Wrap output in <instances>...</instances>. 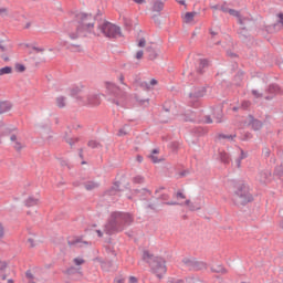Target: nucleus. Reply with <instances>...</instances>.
Listing matches in <instances>:
<instances>
[{
  "instance_id": "nucleus-1",
  "label": "nucleus",
  "mask_w": 283,
  "mask_h": 283,
  "mask_svg": "<svg viewBox=\"0 0 283 283\" xmlns=\"http://www.w3.org/2000/svg\"><path fill=\"white\" fill-rule=\"evenodd\" d=\"M134 222V217L129 212L113 211L107 223V233H120L125 227H129Z\"/></svg>"
},
{
  "instance_id": "nucleus-2",
  "label": "nucleus",
  "mask_w": 283,
  "mask_h": 283,
  "mask_svg": "<svg viewBox=\"0 0 283 283\" xmlns=\"http://www.w3.org/2000/svg\"><path fill=\"white\" fill-rule=\"evenodd\" d=\"M232 201L237 207H247L249 202H253V195L249 188V184L243 180L234 181Z\"/></svg>"
},
{
  "instance_id": "nucleus-3",
  "label": "nucleus",
  "mask_w": 283,
  "mask_h": 283,
  "mask_svg": "<svg viewBox=\"0 0 283 283\" xmlns=\"http://www.w3.org/2000/svg\"><path fill=\"white\" fill-rule=\"evenodd\" d=\"M143 260L149 265L151 273L163 280V275L167 273V261L163 256H155L147 250L143 252Z\"/></svg>"
},
{
  "instance_id": "nucleus-4",
  "label": "nucleus",
  "mask_w": 283,
  "mask_h": 283,
  "mask_svg": "<svg viewBox=\"0 0 283 283\" xmlns=\"http://www.w3.org/2000/svg\"><path fill=\"white\" fill-rule=\"evenodd\" d=\"M207 94V87L205 86H195L192 91L188 94V103L190 107L198 109L200 107V98H205Z\"/></svg>"
},
{
  "instance_id": "nucleus-5",
  "label": "nucleus",
  "mask_w": 283,
  "mask_h": 283,
  "mask_svg": "<svg viewBox=\"0 0 283 283\" xmlns=\"http://www.w3.org/2000/svg\"><path fill=\"white\" fill-rule=\"evenodd\" d=\"M123 180H125V177H122L118 181H115L113 186L108 189V201L111 202H118V199L120 198V192L125 191L123 188Z\"/></svg>"
},
{
  "instance_id": "nucleus-6",
  "label": "nucleus",
  "mask_w": 283,
  "mask_h": 283,
  "mask_svg": "<svg viewBox=\"0 0 283 283\" xmlns=\"http://www.w3.org/2000/svg\"><path fill=\"white\" fill-rule=\"evenodd\" d=\"M107 90H108V94L115 97L113 99L108 98V101H112L117 106L120 105V103L118 102V98H125V96H127V93L123 92L120 87H118L116 84L112 82H107Z\"/></svg>"
},
{
  "instance_id": "nucleus-7",
  "label": "nucleus",
  "mask_w": 283,
  "mask_h": 283,
  "mask_svg": "<svg viewBox=\"0 0 283 283\" xmlns=\"http://www.w3.org/2000/svg\"><path fill=\"white\" fill-rule=\"evenodd\" d=\"M181 262L189 271H202V269H207V263L198 261L196 258H184Z\"/></svg>"
},
{
  "instance_id": "nucleus-8",
  "label": "nucleus",
  "mask_w": 283,
  "mask_h": 283,
  "mask_svg": "<svg viewBox=\"0 0 283 283\" xmlns=\"http://www.w3.org/2000/svg\"><path fill=\"white\" fill-rule=\"evenodd\" d=\"M123 36V31L120 30V27L107 22V39L111 41H116V39H122Z\"/></svg>"
},
{
  "instance_id": "nucleus-9",
  "label": "nucleus",
  "mask_w": 283,
  "mask_h": 283,
  "mask_svg": "<svg viewBox=\"0 0 283 283\" xmlns=\"http://www.w3.org/2000/svg\"><path fill=\"white\" fill-rule=\"evenodd\" d=\"M90 17H92V14H87V13H76L75 14V18L78 19V21H77L78 25L76 27L77 34H83V32L87 31V29L85 27V21H87V19H90Z\"/></svg>"
},
{
  "instance_id": "nucleus-10",
  "label": "nucleus",
  "mask_w": 283,
  "mask_h": 283,
  "mask_svg": "<svg viewBox=\"0 0 283 283\" xmlns=\"http://www.w3.org/2000/svg\"><path fill=\"white\" fill-rule=\"evenodd\" d=\"M248 125L251 127L254 132H260V129L263 127V123L260 119H256L253 115H249L248 118Z\"/></svg>"
},
{
  "instance_id": "nucleus-11",
  "label": "nucleus",
  "mask_w": 283,
  "mask_h": 283,
  "mask_svg": "<svg viewBox=\"0 0 283 283\" xmlns=\"http://www.w3.org/2000/svg\"><path fill=\"white\" fill-rule=\"evenodd\" d=\"M239 25H241V28H244L245 30H253V28H258V23L255 22V20L250 18L239 19Z\"/></svg>"
},
{
  "instance_id": "nucleus-12",
  "label": "nucleus",
  "mask_w": 283,
  "mask_h": 283,
  "mask_svg": "<svg viewBox=\"0 0 283 283\" xmlns=\"http://www.w3.org/2000/svg\"><path fill=\"white\" fill-rule=\"evenodd\" d=\"M281 88L277 84H270L268 90L265 91V94H270L265 96V101H272L273 96H276V94H280Z\"/></svg>"
},
{
  "instance_id": "nucleus-13",
  "label": "nucleus",
  "mask_w": 283,
  "mask_h": 283,
  "mask_svg": "<svg viewBox=\"0 0 283 283\" xmlns=\"http://www.w3.org/2000/svg\"><path fill=\"white\" fill-rule=\"evenodd\" d=\"M107 253H108V258H111V260H108V269L116 271V269H118V265L116 264V262H118V258H116V251L111 250L108 248Z\"/></svg>"
},
{
  "instance_id": "nucleus-14",
  "label": "nucleus",
  "mask_w": 283,
  "mask_h": 283,
  "mask_svg": "<svg viewBox=\"0 0 283 283\" xmlns=\"http://www.w3.org/2000/svg\"><path fill=\"white\" fill-rule=\"evenodd\" d=\"M69 92L72 98H75L78 103H82V105H85V103H83V97L81 96V92H82L81 87L73 86L69 88Z\"/></svg>"
},
{
  "instance_id": "nucleus-15",
  "label": "nucleus",
  "mask_w": 283,
  "mask_h": 283,
  "mask_svg": "<svg viewBox=\"0 0 283 283\" xmlns=\"http://www.w3.org/2000/svg\"><path fill=\"white\" fill-rule=\"evenodd\" d=\"M237 34L243 43H247L249 39H251V34L249 33V30L242 27L237 31Z\"/></svg>"
},
{
  "instance_id": "nucleus-16",
  "label": "nucleus",
  "mask_w": 283,
  "mask_h": 283,
  "mask_svg": "<svg viewBox=\"0 0 283 283\" xmlns=\"http://www.w3.org/2000/svg\"><path fill=\"white\" fill-rule=\"evenodd\" d=\"M69 247H76V244H80V247H83L85 244L86 247L92 244V242L83 241V237H77L73 240L67 241Z\"/></svg>"
},
{
  "instance_id": "nucleus-17",
  "label": "nucleus",
  "mask_w": 283,
  "mask_h": 283,
  "mask_svg": "<svg viewBox=\"0 0 283 283\" xmlns=\"http://www.w3.org/2000/svg\"><path fill=\"white\" fill-rule=\"evenodd\" d=\"M135 193L139 195L140 200H147L151 196V190L147 188L135 189Z\"/></svg>"
},
{
  "instance_id": "nucleus-18",
  "label": "nucleus",
  "mask_w": 283,
  "mask_h": 283,
  "mask_svg": "<svg viewBox=\"0 0 283 283\" xmlns=\"http://www.w3.org/2000/svg\"><path fill=\"white\" fill-rule=\"evenodd\" d=\"M182 120L185 123H196V112L188 111L187 113L182 114Z\"/></svg>"
},
{
  "instance_id": "nucleus-19",
  "label": "nucleus",
  "mask_w": 283,
  "mask_h": 283,
  "mask_svg": "<svg viewBox=\"0 0 283 283\" xmlns=\"http://www.w3.org/2000/svg\"><path fill=\"white\" fill-rule=\"evenodd\" d=\"M101 103V95L99 94H90L87 96V104L92 106H96Z\"/></svg>"
},
{
  "instance_id": "nucleus-20",
  "label": "nucleus",
  "mask_w": 283,
  "mask_h": 283,
  "mask_svg": "<svg viewBox=\"0 0 283 283\" xmlns=\"http://www.w3.org/2000/svg\"><path fill=\"white\" fill-rule=\"evenodd\" d=\"M42 133L41 135L45 138V140H50L52 138V127H50L48 124L41 126Z\"/></svg>"
},
{
  "instance_id": "nucleus-21",
  "label": "nucleus",
  "mask_w": 283,
  "mask_h": 283,
  "mask_svg": "<svg viewBox=\"0 0 283 283\" xmlns=\"http://www.w3.org/2000/svg\"><path fill=\"white\" fill-rule=\"evenodd\" d=\"M151 10L156 12V14H160V12L165 10V2L160 0L155 1Z\"/></svg>"
},
{
  "instance_id": "nucleus-22",
  "label": "nucleus",
  "mask_w": 283,
  "mask_h": 283,
  "mask_svg": "<svg viewBox=\"0 0 283 283\" xmlns=\"http://www.w3.org/2000/svg\"><path fill=\"white\" fill-rule=\"evenodd\" d=\"M12 109V103L8 101L0 102V115L6 114V112H10Z\"/></svg>"
},
{
  "instance_id": "nucleus-23",
  "label": "nucleus",
  "mask_w": 283,
  "mask_h": 283,
  "mask_svg": "<svg viewBox=\"0 0 283 283\" xmlns=\"http://www.w3.org/2000/svg\"><path fill=\"white\" fill-rule=\"evenodd\" d=\"M146 52L148 54L149 61H156V59H158V53L155 49H153V46H147Z\"/></svg>"
},
{
  "instance_id": "nucleus-24",
  "label": "nucleus",
  "mask_w": 283,
  "mask_h": 283,
  "mask_svg": "<svg viewBox=\"0 0 283 283\" xmlns=\"http://www.w3.org/2000/svg\"><path fill=\"white\" fill-rule=\"evenodd\" d=\"M156 154H160V150L158 148H155L153 149L151 151V155L148 156V158H150V160L154 163V164H157V163H161L163 159H159Z\"/></svg>"
},
{
  "instance_id": "nucleus-25",
  "label": "nucleus",
  "mask_w": 283,
  "mask_h": 283,
  "mask_svg": "<svg viewBox=\"0 0 283 283\" xmlns=\"http://www.w3.org/2000/svg\"><path fill=\"white\" fill-rule=\"evenodd\" d=\"M205 67H209V61L208 60H200L199 67L197 69V72L199 74H205Z\"/></svg>"
},
{
  "instance_id": "nucleus-26",
  "label": "nucleus",
  "mask_w": 283,
  "mask_h": 283,
  "mask_svg": "<svg viewBox=\"0 0 283 283\" xmlns=\"http://www.w3.org/2000/svg\"><path fill=\"white\" fill-rule=\"evenodd\" d=\"M25 207H36V205H39V199L34 198V197H29L25 201H24Z\"/></svg>"
},
{
  "instance_id": "nucleus-27",
  "label": "nucleus",
  "mask_w": 283,
  "mask_h": 283,
  "mask_svg": "<svg viewBox=\"0 0 283 283\" xmlns=\"http://www.w3.org/2000/svg\"><path fill=\"white\" fill-rule=\"evenodd\" d=\"M84 187H85L86 191H93V189H98V182L86 181V182H84Z\"/></svg>"
},
{
  "instance_id": "nucleus-28",
  "label": "nucleus",
  "mask_w": 283,
  "mask_h": 283,
  "mask_svg": "<svg viewBox=\"0 0 283 283\" xmlns=\"http://www.w3.org/2000/svg\"><path fill=\"white\" fill-rule=\"evenodd\" d=\"M65 101H67L65 96H59L55 98V103L60 109H63V107H65L66 105Z\"/></svg>"
},
{
  "instance_id": "nucleus-29",
  "label": "nucleus",
  "mask_w": 283,
  "mask_h": 283,
  "mask_svg": "<svg viewBox=\"0 0 283 283\" xmlns=\"http://www.w3.org/2000/svg\"><path fill=\"white\" fill-rule=\"evenodd\" d=\"M274 176H276L277 178L283 177V163L274 168Z\"/></svg>"
},
{
  "instance_id": "nucleus-30",
  "label": "nucleus",
  "mask_w": 283,
  "mask_h": 283,
  "mask_svg": "<svg viewBox=\"0 0 283 283\" xmlns=\"http://www.w3.org/2000/svg\"><path fill=\"white\" fill-rule=\"evenodd\" d=\"M212 273H222L224 275V273H227V269H224V266L222 265H214L211 268Z\"/></svg>"
},
{
  "instance_id": "nucleus-31",
  "label": "nucleus",
  "mask_w": 283,
  "mask_h": 283,
  "mask_svg": "<svg viewBox=\"0 0 283 283\" xmlns=\"http://www.w3.org/2000/svg\"><path fill=\"white\" fill-rule=\"evenodd\" d=\"M220 160L221 163H223L224 165H229L231 157L229 156V154L227 153H220Z\"/></svg>"
},
{
  "instance_id": "nucleus-32",
  "label": "nucleus",
  "mask_w": 283,
  "mask_h": 283,
  "mask_svg": "<svg viewBox=\"0 0 283 283\" xmlns=\"http://www.w3.org/2000/svg\"><path fill=\"white\" fill-rule=\"evenodd\" d=\"M228 14H230L231 17H237L238 23H240V19H242V14H240V11L235 9H230Z\"/></svg>"
},
{
  "instance_id": "nucleus-33",
  "label": "nucleus",
  "mask_w": 283,
  "mask_h": 283,
  "mask_svg": "<svg viewBox=\"0 0 283 283\" xmlns=\"http://www.w3.org/2000/svg\"><path fill=\"white\" fill-rule=\"evenodd\" d=\"M4 74H12V66H3L0 69V76Z\"/></svg>"
},
{
  "instance_id": "nucleus-34",
  "label": "nucleus",
  "mask_w": 283,
  "mask_h": 283,
  "mask_svg": "<svg viewBox=\"0 0 283 283\" xmlns=\"http://www.w3.org/2000/svg\"><path fill=\"white\" fill-rule=\"evenodd\" d=\"M133 182L135 185H143L145 182V177L137 175L136 177L133 178Z\"/></svg>"
},
{
  "instance_id": "nucleus-35",
  "label": "nucleus",
  "mask_w": 283,
  "mask_h": 283,
  "mask_svg": "<svg viewBox=\"0 0 283 283\" xmlns=\"http://www.w3.org/2000/svg\"><path fill=\"white\" fill-rule=\"evenodd\" d=\"M188 208L190 211H200V209H202V207H200V203H193V202H190Z\"/></svg>"
},
{
  "instance_id": "nucleus-36",
  "label": "nucleus",
  "mask_w": 283,
  "mask_h": 283,
  "mask_svg": "<svg viewBox=\"0 0 283 283\" xmlns=\"http://www.w3.org/2000/svg\"><path fill=\"white\" fill-rule=\"evenodd\" d=\"M193 17H196V12H187L185 14L186 22L191 23V21H193Z\"/></svg>"
},
{
  "instance_id": "nucleus-37",
  "label": "nucleus",
  "mask_w": 283,
  "mask_h": 283,
  "mask_svg": "<svg viewBox=\"0 0 283 283\" xmlns=\"http://www.w3.org/2000/svg\"><path fill=\"white\" fill-rule=\"evenodd\" d=\"M151 19H153L155 25H160V24H161V21H160V13H155V14H153Z\"/></svg>"
},
{
  "instance_id": "nucleus-38",
  "label": "nucleus",
  "mask_w": 283,
  "mask_h": 283,
  "mask_svg": "<svg viewBox=\"0 0 283 283\" xmlns=\"http://www.w3.org/2000/svg\"><path fill=\"white\" fill-rule=\"evenodd\" d=\"M87 145L91 149H98L101 147V144L96 140H90Z\"/></svg>"
},
{
  "instance_id": "nucleus-39",
  "label": "nucleus",
  "mask_w": 283,
  "mask_h": 283,
  "mask_svg": "<svg viewBox=\"0 0 283 283\" xmlns=\"http://www.w3.org/2000/svg\"><path fill=\"white\" fill-rule=\"evenodd\" d=\"M244 78V71H238V73L234 76V81H238L239 83Z\"/></svg>"
},
{
  "instance_id": "nucleus-40",
  "label": "nucleus",
  "mask_w": 283,
  "mask_h": 283,
  "mask_svg": "<svg viewBox=\"0 0 283 283\" xmlns=\"http://www.w3.org/2000/svg\"><path fill=\"white\" fill-rule=\"evenodd\" d=\"M233 138H235V135H224V134H220L219 135V139L220 140H224V139H227V140H233Z\"/></svg>"
},
{
  "instance_id": "nucleus-41",
  "label": "nucleus",
  "mask_w": 283,
  "mask_h": 283,
  "mask_svg": "<svg viewBox=\"0 0 283 283\" xmlns=\"http://www.w3.org/2000/svg\"><path fill=\"white\" fill-rule=\"evenodd\" d=\"M101 32L104 34V36H107V20H104L102 27H101Z\"/></svg>"
},
{
  "instance_id": "nucleus-42",
  "label": "nucleus",
  "mask_w": 283,
  "mask_h": 283,
  "mask_svg": "<svg viewBox=\"0 0 283 283\" xmlns=\"http://www.w3.org/2000/svg\"><path fill=\"white\" fill-rule=\"evenodd\" d=\"M72 48H76L75 51H77V52H83V49L81 48L80 44H69V45L66 46L67 50H72Z\"/></svg>"
},
{
  "instance_id": "nucleus-43",
  "label": "nucleus",
  "mask_w": 283,
  "mask_h": 283,
  "mask_svg": "<svg viewBox=\"0 0 283 283\" xmlns=\"http://www.w3.org/2000/svg\"><path fill=\"white\" fill-rule=\"evenodd\" d=\"M124 25L126 30H132V21L128 18H124Z\"/></svg>"
},
{
  "instance_id": "nucleus-44",
  "label": "nucleus",
  "mask_w": 283,
  "mask_h": 283,
  "mask_svg": "<svg viewBox=\"0 0 283 283\" xmlns=\"http://www.w3.org/2000/svg\"><path fill=\"white\" fill-rule=\"evenodd\" d=\"M11 132H14V129L4 128L0 132V136H10Z\"/></svg>"
},
{
  "instance_id": "nucleus-45",
  "label": "nucleus",
  "mask_w": 283,
  "mask_h": 283,
  "mask_svg": "<svg viewBox=\"0 0 283 283\" xmlns=\"http://www.w3.org/2000/svg\"><path fill=\"white\" fill-rule=\"evenodd\" d=\"M15 70L17 72H25V65L24 64H21V63H17L15 64Z\"/></svg>"
},
{
  "instance_id": "nucleus-46",
  "label": "nucleus",
  "mask_w": 283,
  "mask_h": 283,
  "mask_svg": "<svg viewBox=\"0 0 283 283\" xmlns=\"http://www.w3.org/2000/svg\"><path fill=\"white\" fill-rule=\"evenodd\" d=\"M73 262H74V264H75L76 266H81V264H85V260H84V259H81V258H75V259L73 260Z\"/></svg>"
},
{
  "instance_id": "nucleus-47",
  "label": "nucleus",
  "mask_w": 283,
  "mask_h": 283,
  "mask_svg": "<svg viewBox=\"0 0 283 283\" xmlns=\"http://www.w3.org/2000/svg\"><path fill=\"white\" fill-rule=\"evenodd\" d=\"M61 167H67V169H72L70 163L65 159H60Z\"/></svg>"
},
{
  "instance_id": "nucleus-48",
  "label": "nucleus",
  "mask_w": 283,
  "mask_h": 283,
  "mask_svg": "<svg viewBox=\"0 0 283 283\" xmlns=\"http://www.w3.org/2000/svg\"><path fill=\"white\" fill-rule=\"evenodd\" d=\"M159 120L160 123H169V117H165V113H160Z\"/></svg>"
},
{
  "instance_id": "nucleus-49",
  "label": "nucleus",
  "mask_w": 283,
  "mask_h": 283,
  "mask_svg": "<svg viewBox=\"0 0 283 283\" xmlns=\"http://www.w3.org/2000/svg\"><path fill=\"white\" fill-rule=\"evenodd\" d=\"M241 107H242V109H249V107H251V102H249V101H243V102L241 103Z\"/></svg>"
},
{
  "instance_id": "nucleus-50",
  "label": "nucleus",
  "mask_w": 283,
  "mask_h": 283,
  "mask_svg": "<svg viewBox=\"0 0 283 283\" xmlns=\"http://www.w3.org/2000/svg\"><path fill=\"white\" fill-rule=\"evenodd\" d=\"M253 138V135L251 133H245L242 137L241 140H251Z\"/></svg>"
},
{
  "instance_id": "nucleus-51",
  "label": "nucleus",
  "mask_w": 283,
  "mask_h": 283,
  "mask_svg": "<svg viewBox=\"0 0 283 283\" xmlns=\"http://www.w3.org/2000/svg\"><path fill=\"white\" fill-rule=\"evenodd\" d=\"M221 12L224 13H229V11L231 10L229 7H227V2H224L221 7H220Z\"/></svg>"
},
{
  "instance_id": "nucleus-52",
  "label": "nucleus",
  "mask_w": 283,
  "mask_h": 283,
  "mask_svg": "<svg viewBox=\"0 0 283 283\" xmlns=\"http://www.w3.org/2000/svg\"><path fill=\"white\" fill-rule=\"evenodd\" d=\"M70 39H72V41L78 39V36H81V33H78L77 31L75 33H69Z\"/></svg>"
},
{
  "instance_id": "nucleus-53",
  "label": "nucleus",
  "mask_w": 283,
  "mask_h": 283,
  "mask_svg": "<svg viewBox=\"0 0 283 283\" xmlns=\"http://www.w3.org/2000/svg\"><path fill=\"white\" fill-rule=\"evenodd\" d=\"M8 269V262L0 260V271H6Z\"/></svg>"
},
{
  "instance_id": "nucleus-54",
  "label": "nucleus",
  "mask_w": 283,
  "mask_h": 283,
  "mask_svg": "<svg viewBox=\"0 0 283 283\" xmlns=\"http://www.w3.org/2000/svg\"><path fill=\"white\" fill-rule=\"evenodd\" d=\"M147 45V40L145 38H142L138 42V48H145Z\"/></svg>"
},
{
  "instance_id": "nucleus-55",
  "label": "nucleus",
  "mask_w": 283,
  "mask_h": 283,
  "mask_svg": "<svg viewBox=\"0 0 283 283\" xmlns=\"http://www.w3.org/2000/svg\"><path fill=\"white\" fill-rule=\"evenodd\" d=\"M217 123H222V111H219L216 116Z\"/></svg>"
},
{
  "instance_id": "nucleus-56",
  "label": "nucleus",
  "mask_w": 283,
  "mask_h": 283,
  "mask_svg": "<svg viewBox=\"0 0 283 283\" xmlns=\"http://www.w3.org/2000/svg\"><path fill=\"white\" fill-rule=\"evenodd\" d=\"M25 277H28V280H34V274H32V271L31 270H28L25 272Z\"/></svg>"
},
{
  "instance_id": "nucleus-57",
  "label": "nucleus",
  "mask_w": 283,
  "mask_h": 283,
  "mask_svg": "<svg viewBox=\"0 0 283 283\" xmlns=\"http://www.w3.org/2000/svg\"><path fill=\"white\" fill-rule=\"evenodd\" d=\"M13 147L18 151H21V149H23V146L19 142H14V146Z\"/></svg>"
},
{
  "instance_id": "nucleus-58",
  "label": "nucleus",
  "mask_w": 283,
  "mask_h": 283,
  "mask_svg": "<svg viewBox=\"0 0 283 283\" xmlns=\"http://www.w3.org/2000/svg\"><path fill=\"white\" fill-rule=\"evenodd\" d=\"M144 54L145 53L143 52V50H139V51H137L135 59L140 60V59H143Z\"/></svg>"
},
{
  "instance_id": "nucleus-59",
  "label": "nucleus",
  "mask_w": 283,
  "mask_h": 283,
  "mask_svg": "<svg viewBox=\"0 0 283 283\" xmlns=\"http://www.w3.org/2000/svg\"><path fill=\"white\" fill-rule=\"evenodd\" d=\"M205 118H206V119H205V123H206L207 125H211V123H213V119L211 118V116L207 115Z\"/></svg>"
},
{
  "instance_id": "nucleus-60",
  "label": "nucleus",
  "mask_w": 283,
  "mask_h": 283,
  "mask_svg": "<svg viewBox=\"0 0 283 283\" xmlns=\"http://www.w3.org/2000/svg\"><path fill=\"white\" fill-rule=\"evenodd\" d=\"M252 95L255 96V98H262V94L255 90L252 91Z\"/></svg>"
},
{
  "instance_id": "nucleus-61",
  "label": "nucleus",
  "mask_w": 283,
  "mask_h": 283,
  "mask_svg": "<svg viewBox=\"0 0 283 283\" xmlns=\"http://www.w3.org/2000/svg\"><path fill=\"white\" fill-rule=\"evenodd\" d=\"M263 155L265 158H269V156H271V150L269 148H264L263 149Z\"/></svg>"
},
{
  "instance_id": "nucleus-62",
  "label": "nucleus",
  "mask_w": 283,
  "mask_h": 283,
  "mask_svg": "<svg viewBox=\"0 0 283 283\" xmlns=\"http://www.w3.org/2000/svg\"><path fill=\"white\" fill-rule=\"evenodd\" d=\"M28 242H29V244H30V249H34V247H35V244H34V239L29 238V239H28Z\"/></svg>"
},
{
  "instance_id": "nucleus-63",
  "label": "nucleus",
  "mask_w": 283,
  "mask_h": 283,
  "mask_svg": "<svg viewBox=\"0 0 283 283\" xmlns=\"http://www.w3.org/2000/svg\"><path fill=\"white\" fill-rule=\"evenodd\" d=\"M128 283H138V279L136 276H130Z\"/></svg>"
},
{
  "instance_id": "nucleus-64",
  "label": "nucleus",
  "mask_w": 283,
  "mask_h": 283,
  "mask_svg": "<svg viewBox=\"0 0 283 283\" xmlns=\"http://www.w3.org/2000/svg\"><path fill=\"white\" fill-rule=\"evenodd\" d=\"M279 23H281L282 28H283V13H279Z\"/></svg>"
}]
</instances>
